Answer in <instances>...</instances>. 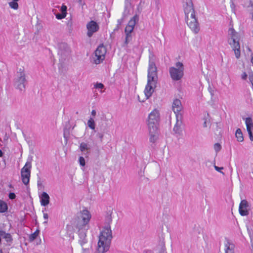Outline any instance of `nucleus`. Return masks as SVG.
Listing matches in <instances>:
<instances>
[{"instance_id": "nucleus-34", "label": "nucleus", "mask_w": 253, "mask_h": 253, "mask_svg": "<svg viewBox=\"0 0 253 253\" xmlns=\"http://www.w3.org/2000/svg\"><path fill=\"white\" fill-rule=\"evenodd\" d=\"M94 87L97 89H102L104 87V85L102 83H96L94 84Z\"/></svg>"}, {"instance_id": "nucleus-18", "label": "nucleus", "mask_w": 253, "mask_h": 253, "mask_svg": "<svg viewBox=\"0 0 253 253\" xmlns=\"http://www.w3.org/2000/svg\"><path fill=\"white\" fill-rule=\"evenodd\" d=\"M0 236L4 239L7 242H11L12 240L11 235L4 231L0 230Z\"/></svg>"}, {"instance_id": "nucleus-31", "label": "nucleus", "mask_w": 253, "mask_h": 253, "mask_svg": "<svg viewBox=\"0 0 253 253\" xmlns=\"http://www.w3.org/2000/svg\"><path fill=\"white\" fill-rule=\"evenodd\" d=\"M134 28H133V27H130L129 26H126V28H125V34H131V32L133 31Z\"/></svg>"}, {"instance_id": "nucleus-28", "label": "nucleus", "mask_w": 253, "mask_h": 253, "mask_svg": "<svg viewBox=\"0 0 253 253\" xmlns=\"http://www.w3.org/2000/svg\"><path fill=\"white\" fill-rule=\"evenodd\" d=\"M80 149L82 152H84L86 150H88L89 149V147L87 144L84 142H82L80 144Z\"/></svg>"}, {"instance_id": "nucleus-54", "label": "nucleus", "mask_w": 253, "mask_h": 253, "mask_svg": "<svg viewBox=\"0 0 253 253\" xmlns=\"http://www.w3.org/2000/svg\"><path fill=\"white\" fill-rule=\"evenodd\" d=\"M100 92L101 93H102V92H104V91H102V90H101Z\"/></svg>"}, {"instance_id": "nucleus-26", "label": "nucleus", "mask_w": 253, "mask_h": 253, "mask_svg": "<svg viewBox=\"0 0 253 253\" xmlns=\"http://www.w3.org/2000/svg\"><path fill=\"white\" fill-rule=\"evenodd\" d=\"M132 40V36L131 34H126L125 41L124 43V46H126L128 43Z\"/></svg>"}, {"instance_id": "nucleus-36", "label": "nucleus", "mask_w": 253, "mask_h": 253, "mask_svg": "<svg viewBox=\"0 0 253 253\" xmlns=\"http://www.w3.org/2000/svg\"><path fill=\"white\" fill-rule=\"evenodd\" d=\"M66 16V14H64L63 13H58L56 14V18L57 19H62L64 18Z\"/></svg>"}, {"instance_id": "nucleus-49", "label": "nucleus", "mask_w": 253, "mask_h": 253, "mask_svg": "<svg viewBox=\"0 0 253 253\" xmlns=\"http://www.w3.org/2000/svg\"><path fill=\"white\" fill-rule=\"evenodd\" d=\"M76 1L79 3L80 4H82V0H76Z\"/></svg>"}, {"instance_id": "nucleus-17", "label": "nucleus", "mask_w": 253, "mask_h": 253, "mask_svg": "<svg viewBox=\"0 0 253 253\" xmlns=\"http://www.w3.org/2000/svg\"><path fill=\"white\" fill-rule=\"evenodd\" d=\"M40 199L41 205L42 206H46L49 203L50 197L48 194L43 192L41 195L39 196Z\"/></svg>"}, {"instance_id": "nucleus-52", "label": "nucleus", "mask_w": 253, "mask_h": 253, "mask_svg": "<svg viewBox=\"0 0 253 253\" xmlns=\"http://www.w3.org/2000/svg\"><path fill=\"white\" fill-rule=\"evenodd\" d=\"M40 185H41L40 181H38V185L39 186Z\"/></svg>"}, {"instance_id": "nucleus-4", "label": "nucleus", "mask_w": 253, "mask_h": 253, "mask_svg": "<svg viewBox=\"0 0 253 253\" xmlns=\"http://www.w3.org/2000/svg\"><path fill=\"white\" fill-rule=\"evenodd\" d=\"M91 218L90 212L86 209L78 212L72 220V225L77 231H87Z\"/></svg>"}, {"instance_id": "nucleus-50", "label": "nucleus", "mask_w": 253, "mask_h": 253, "mask_svg": "<svg viewBox=\"0 0 253 253\" xmlns=\"http://www.w3.org/2000/svg\"><path fill=\"white\" fill-rule=\"evenodd\" d=\"M2 154H3L2 152L1 151V150H0V157H2Z\"/></svg>"}, {"instance_id": "nucleus-6", "label": "nucleus", "mask_w": 253, "mask_h": 253, "mask_svg": "<svg viewBox=\"0 0 253 253\" xmlns=\"http://www.w3.org/2000/svg\"><path fill=\"white\" fill-rule=\"evenodd\" d=\"M169 73L173 81L180 80L184 76V66L183 64L179 61L176 62L174 65L169 68Z\"/></svg>"}, {"instance_id": "nucleus-20", "label": "nucleus", "mask_w": 253, "mask_h": 253, "mask_svg": "<svg viewBox=\"0 0 253 253\" xmlns=\"http://www.w3.org/2000/svg\"><path fill=\"white\" fill-rule=\"evenodd\" d=\"M179 119V118L176 119L177 121H176V123L175 126H174L173 129L174 132L177 134H179L181 132L180 126H181L182 122L181 120H178Z\"/></svg>"}, {"instance_id": "nucleus-47", "label": "nucleus", "mask_w": 253, "mask_h": 253, "mask_svg": "<svg viewBox=\"0 0 253 253\" xmlns=\"http://www.w3.org/2000/svg\"><path fill=\"white\" fill-rule=\"evenodd\" d=\"M144 253H154L152 251L146 250L144 251Z\"/></svg>"}, {"instance_id": "nucleus-23", "label": "nucleus", "mask_w": 253, "mask_h": 253, "mask_svg": "<svg viewBox=\"0 0 253 253\" xmlns=\"http://www.w3.org/2000/svg\"><path fill=\"white\" fill-rule=\"evenodd\" d=\"M139 20V17L137 15H134L128 22L127 26L133 27L134 28V26L137 21Z\"/></svg>"}, {"instance_id": "nucleus-5", "label": "nucleus", "mask_w": 253, "mask_h": 253, "mask_svg": "<svg viewBox=\"0 0 253 253\" xmlns=\"http://www.w3.org/2000/svg\"><path fill=\"white\" fill-rule=\"evenodd\" d=\"M240 35L233 28H229L228 33V42L234 52L235 57L239 59L241 55Z\"/></svg>"}, {"instance_id": "nucleus-45", "label": "nucleus", "mask_w": 253, "mask_h": 253, "mask_svg": "<svg viewBox=\"0 0 253 253\" xmlns=\"http://www.w3.org/2000/svg\"><path fill=\"white\" fill-rule=\"evenodd\" d=\"M209 90L211 95L212 96L214 95L213 90L211 89V87H209Z\"/></svg>"}, {"instance_id": "nucleus-14", "label": "nucleus", "mask_w": 253, "mask_h": 253, "mask_svg": "<svg viewBox=\"0 0 253 253\" xmlns=\"http://www.w3.org/2000/svg\"><path fill=\"white\" fill-rule=\"evenodd\" d=\"M182 108L183 107L181 101L179 99H175L173 101L172 109L175 114L176 119L179 118L181 119L182 116L180 112Z\"/></svg>"}, {"instance_id": "nucleus-7", "label": "nucleus", "mask_w": 253, "mask_h": 253, "mask_svg": "<svg viewBox=\"0 0 253 253\" xmlns=\"http://www.w3.org/2000/svg\"><path fill=\"white\" fill-rule=\"evenodd\" d=\"M107 49L103 44L99 45L94 51L92 56L94 63L99 64L102 63L105 58Z\"/></svg>"}, {"instance_id": "nucleus-55", "label": "nucleus", "mask_w": 253, "mask_h": 253, "mask_svg": "<svg viewBox=\"0 0 253 253\" xmlns=\"http://www.w3.org/2000/svg\"><path fill=\"white\" fill-rule=\"evenodd\" d=\"M0 253H2V252L1 250H0Z\"/></svg>"}, {"instance_id": "nucleus-37", "label": "nucleus", "mask_w": 253, "mask_h": 253, "mask_svg": "<svg viewBox=\"0 0 253 253\" xmlns=\"http://www.w3.org/2000/svg\"><path fill=\"white\" fill-rule=\"evenodd\" d=\"M161 253H167L165 252L166 249H165V243L164 241H162L161 243Z\"/></svg>"}, {"instance_id": "nucleus-40", "label": "nucleus", "mask_w": 253, "mask_h": 253, "mask_svg": "<svg viewBox=\"0 0 253 253\" xmlns=\"http://www.w3.org/2000/svg\"><path fill=\"white\" fill-rule=\"evenodd\" d=\"M156 8L159 9V5L160 4V0H154Z\"/></svg>"}, {"instance_id": "nucleus-21", "label": "nucleus", "mask_w": 253, "mask_h": 253, "mask_svg": "<svg viewBox=\"0 0 253 253\" xmlns=\"http://www.w3.org/2000/svg\"><path fill=\"white\" fill-rule=\"evenodd\" d=\"M234 245L229 242L225 244V253H234Z\"/></svg>"}, {"instance_id": "nucleus-22", "label": "nucleus", "mask_w": 253, "mask_h": 253, "mask_svg": "<svg viewBox=\"0 0 253 253\" xmlns=\"http://www.w3.org/2000/svg\"><path fill=\"white\" fill-rule=\"evenodd\" d=\"M235 136L237 139V141L239 142H242L244 140V137L243 135V133L242 132V131L241 129L238 128L236 130V133H235Z\"/></svg>"}, {"instance_id": "nucleus-42", "label": "nucleus", "mask_w": 253, "mask_h": 253, "mask_svg": "<svg viewBox=\"0 0 253 253\" xmlns=\"http://www.w3.org/2000/svg\"><path fill=\"white\" fill-rule=\"evenodd\" d=\"M242 79L244 80H246L247 79V74L244 72L242 74Z\"/></svg>"}, {"instance_id": "nucleus-3", "label": "nucleus", "mask_w": 253, "mask_h": 253, "mask_svg": "<svg viewBox=\"0 0 253 253\" xmlns=\"http://www.w3.org/2000/svg\"><path fill=\"white\" fill-rule=\"evenodd\" d=\"M157 81V68L154 62L150 61L148 69L147 84L144 91L147 99L152 96L156 87Z\"/></svg>"}, {"instance_id": "nucleus-38", "label": "nucleus", "mask_w": 253, "mask_h": 253, "mask_svg": "<svg viewBox=\"0 0 253 253\" xmlns=\"http://www.w3.org/2000/svg\"><path fill=\"white\" fill-rule=\"evenodd\" d=\"M214 168L215 169L216 171H217L219 172L220 173H222L223 175L225 174L224 173L221 171V170L223 169V167H218L214 165Z\"/></svg>"}, {"instance_id": "nucleus-46", "label": "nucleus", "mask_w": 253, "mask_h": 253, "mask_svg": "<svg viewBox=\"0 0 253 253\" xmlns=\"http://www.w3.org/2000/svg\"><path fill=\"white\" fill-rule=\"evenodd\" d=\"M91 115L93 116H95L96 115V111L95 110H92L91 112Z\"/></svg>"}, {"instance_id": "nucleus-24", "label": "nucleus", "mask_w": 253, "mask_h": 253, "mask_svg": "<svg viewBox=\"0 0 253 253\" xmlns=\"http://www.w3.org/2000/svg\"><path fill=\"white\" fill-rule=\"evenodd\" d=\"M7 210V206L5 202L0 200V212H4Z\"/></svg>"}, {"instance_id": "nucleus-1", "label": "nucleus", "mask_w": 253, "mask_h": 253, "mask_svg": "<svg viewBox=\"0 0 253 253\" xmlns=\"http://www.w3.org/2000/svg\"><path fill=\"white\" fill-rule=\"evenodd\" d=\"M111 216H107L106 218V225L100 232L97 244V253H104L107 252L110 246L112 239V231L110 224L112 223Z\"/></svg>"}, {"instance_id": "nucleus-29", "label": "nucleus", "mask_w": 253, "mask_h": 253, "mask_svg": "<svg viewBox=\"0 0 253 253\" xmlns=\"http://www.w3.org/2000/svg\"><path fill=\"white\" fill-rule=\"evenodd\" d=\"M40 230L37 229L34 233L31 234L29 236V240L30 242L33 241L39 235Z\"/></svg>"}, {"instance_id": "nucleus-11", "label": "nucleus", "mask_w": 253, "mask_h": 253, "mask_svg": "<svg viewBox=\"0 0 253 253\" xmlns=\"http://www.w3.org/2000/svg\"><path fill=\"white\" fill-rule=\"evenodd\" d=\"M79 237V242L81 246L82 247L83 253H89V248H84L85 244L87 243V240L86 239V232L87 231H77Z\"/></svg>"}, {"instance_id": "nucleus-44", "label": "nucleus", "mask_w": 253, "mask_h": 253, "mask_svg": "<svg viewBox=\"0 0 253 253\" xmlns=\"http://www.w3.org/2000/svg\"><path fill=\"white\" fill-rule=\"evenodd\" d=\"M130 4V0H126V6H128Z\"/></svg>"}, {"instance_id": "nucleus-41", "label": "nucleus", "mask_w": 253, "mask_h": 253, "mask_svg": "<svg viewBox=\"0 0 253 253\" xmlns=\"http://www.w3.org/2000/svg\"><path fill=\"white\" fill-rule=\"evenodd\" d=\"M15 197H16V196H15V194L13 193H10L9 194V198L10 199H15Z\"/></svg>"}, {"instance_id": "nucleus-39", "label": "nucleus", "mask_w": 253, "mask_h": 253, "mask_svg": "<svg viewBox=\"0 0 253 253\" xmlns=\"http://www.w3.org/2000/svg\"><path fill=\"white\" fill-rule=\"evenodd\" d=\"M43 218L45 220L43 223L46 224L48 221V215L47 213H43Z\"/></svg>"}, {"instance_id": "nucleus-30", "label": "nucleus", "mask_w": 253, "mask_h": 253, "mask_svg": "<svg viewBox=\"0 0 253 253\" xmlns=\"http://www.w3.org/2000/svg\"><path fill=\"white\" fill-rule=\"evenodd\" d=\"M9 6L15 10H16L18 8V4L17 1H11L9 2Z\"/></svg>"}, {"instance_id": "nucleus-2", "label": "nucleus", "mask_w": 253, "mask_h": 253, "mask_svg": "<svg viewBox=\"0 0 253 253\" xmlns=\"http://www.w3.org/2000/svg\"><path fill=\"white\" fill-rule=\"evenodd\" d=\"M183 8L187 25L194 33L197 34L200 31V26L192 0H183Z\"/></svg>"}, {"instance_id": "nucleus-48", "label": "nucleus", "mask_w": 253, "mask_h": 253, "mask_svg": "<svg viewBox=\"0 0 253 253\" xmlns=\"http://www.w3.org/2000/svg\"><path fill=\"white\" fill-rule=\"evenodd\" d=\"M98 135H99V137L100 138V139H101V140H102V138H103V135L102 134L99 133V134H98Z\"/></svg>"}, {"instance_id": "nucleus-56", "label": "nucleus", "mask_w": 253, "mask_h": 253, "mask_svg": "<svg viewBox=\"0 0 253 253\" xmlns=\"http://www.w3.org/2000/svg\"><path fill=\"white\" fill-rule=\"evenodd\" d=\"M252 18H253V15L252 16Z\"/></svg>"}, {"instance_id": "nucleus-10", "label": "nucleus", "mask_w": 253, "mask_h": 253, "mask_svg": "<svg viewBox=\"0 0 253 253\" xmlns=\"http://www.w3.org/2000/svg\"><path fill=\"white\" fill-rule=\"evenodd\" d=\"M71 49L67 43L62 42L58 44V54L62 60L69 57Z\"/></svg>"}, {"instance_id": "nucleus-43", "label": "nucleus", "mask_w": 253, "mask_h": 253, "mask_svg": "<svg viewBox=\"0 0 253 253\" xmlns=\"http://www.w3.org/2000/svg\"><path fill=\"white\" fill-rule=\"evenodd\" d=\"M249 135L250 139L251 141H253V135L252 131L248 132Z\"/></svg>"}, {"instance_id": "nucleus-12", "label": "nucleus", "mask_w": 253, "mask_h": 253, "mask_svg": "<svg viewBox=\"0 0 253 253\" xmlns=\"http://www.w3.org/2000/svg\"><path fill=\"white\" fill-rule=\"evenodd\" d=\"M86 35L88 37L92 36L93 34L97 32L99 29L98 24L94 21L91 20L86 24Z\"/></svg>"}, {"instance_id": "nucleus-27", "label": "nucleus", "mask_w": 253, "mask_h": 253, "mask_svg": "<svg viewBox=\"0 0 253 253\" xmlns=\"http://www.w3.org/2000/svg\"><path fill=\"white\" fill-rule=\"evenodd\" d=\"M132 40V36L131 34H126L125 41L124 43V46H126L128 43Z\"/></svg>"}, {"instance_id": "nucleus-16", "label": "nucleus", "mask_w": 253, "mask_h": 253, "mask_svg": "<svg viewBox=\"0 0 253 253\" xmlns=\"http://www.w3.org/2000/svg\"><path fill=\"white\" fill-rule=\"evenodd\" d=\"M150 134V141L151 142L155 143L159 137L158 127L148 128Z\"/></svg>"}, {"instance_id": "nucleus-19", "label": "nucleus", "mask_w": 253, "mask_h": 253, "mask_svg": "<svg viewBox=\"0 0 253 253\" xmlns=\"http://www.w3.org/2000/svg\"><path fill=\"white\" fill-rule=\"evenodd\" d=\"M245 123L247 131H252V129L253 128V123L252 119L251 118H247L246 119Z\"/></svg>"}, {"instance_id": "nucleus-9", "label": "nucleus", "mask_w": 253, "mask_h": 253, "mask_svg": "<svg viewBox=\"0 0 253 253\" xmlns=\"http://www.w3.org/2000/svg\"><path fill=\"white\" fill-rule=\"evenodd\" d=\"M31 168V163L30 162H27L25 166L21 170L22 180L25 185H27L29 183Z\"/></svg>"}, {"instance_id": "nucleus-35", "label": "nucleus", "mask_w": 253, "mask_h": 253, "mask_svg": "<svg viewBox=\"0 0 253 253\" xmlns=\"http://www.w3.org/2000/svg\"><path fill=\"white\" fill-rule=\"evenodd\" d=\"M221 148V145L219 143H215L214 145V149L216 153L220 150Z\"/></svg>"}, {"instance_id": "nucleus-15", "label": "nucleus", "mask_w": 253, "mask_h": 253, "mask_svg": "<svg viewBox=\"0 0 253 253\" xmlns=\"http://www.w3.org/2000/svg\"><path fill=\"white\" fill-rule=\"evenodd\" d=\"M248 207L249 204L247 200H243L241 201L239 207V211L242 216H246L249 214Z\"/></svg>"}, {"instance_id": "nucleus-25", "label": "nucleus", "mask_w": 253, "mask_h": 253, "mask_svg": "<svg viewBox=\"0 0 253 253\" xmlns=\"http://www.w3.org/2000/svg\"><path fill=\"white\" fill-rule=\"evenodd\" d=\"M87 125L90 128L92 129H95V122L94 119L92 118H90L88 120Z\"/></svg>"}, {"instance_id": "nucleus-8", "label": "nucleus", "mask_w": 253, "mask_h": 253, "mask_svg": "<svg viewBox=\"0 0 253 253\" xmlns=\"http://www.w3.org/2000/svg\"><path fill=\"white\" fill-rule=\"evenodd\" d=\"M160 120V113L157 109H154L149 115L147 121L148 128L158 127Z\"/></svg>"}, {"instance_id": "nucleus-13", "label": "nucleus", "mask_w": 253, "mask_h": 253, "mask_svg": "<svg viewBox=\"0 0 253 253\" xmlns=\"http://www.w3.org/2000/svg\"><path fill=\"white\" fill-rule=\"evenodd\" d=\"M17 73V78L16 80V82L17 84V86L20 90H22L25 88V75L23 70L22 69H20Z\"/></svg>"}, {"instance_id": "nucleus-33", "label": "nucleus", "mask_w": 253, "mask_h": 253, "mask_svg": "<svg viewBox=\"0 0 253 253\" xmlns=\"http://www.w3.org/2000/svg\"><path fill=\"white\" fill-rule=\"evenodd\" d=\"M67 6L63 4L61 7L60 10L62 13L66 14V15H67Z\"/></svg>"}, {"instance_id": "nucleus-51", "label": "nucleus", "mask_w": 253, "mask_h": 253, "mask_svg": "<svg viewBox=\"0 0 253 253\" xmlns=\"http://www.w3.org/2000/svg\"><path fill=\"white\" fill-rule=\"evenodd\" d=\"M251 62L253 63V56L252 57V59H251Z\"/></svg>"}, {"instance_id": "nucleus-32", "label": "nucleus", "mask_w": 253, "mask_h": 253, "mask_svg": "<svg viewBox=\"0 0 253 253\" xmlns=\"http://www.w3.org/2000/svg\"><path fill=\"white\" fill-rule=\"evenodd\" d=\"M79 161L80 165L81 166L84 167L85 166V160L83 157H82V156L80 157L79 159Z\"/></svg>"}, {"instance_id": "nucleus-53", "label": "nucleus", "mask_w": 253, "mask_h": 253, "mask_svg": "<svg viewBox=\"0 0 253 253\" xmlns=\"http://www.w3.org/2000/svg\"><path fill=\"white\" fill-rule=\"evenodd\" d=\"M14 1H18L19 0H12Z\"/></svg>"}]
</instances>
